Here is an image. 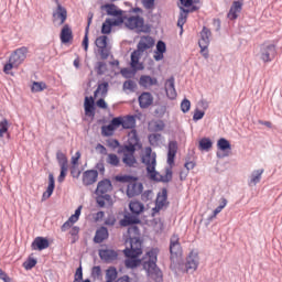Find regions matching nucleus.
<instances>
[{
  "mask_svg": "<svg viewBox=\"0 0 282 282\" xmlns=\"http://www.w3.org/2000/svg\"><path fill=\"white\" fill-rule=\"evenodd\" d=\"M123 253L127 258L124 261L126 268H130L131 270H133V268H138V265L142 263V260L140 259L142 254V241L138 238H131L130 248H126Z\"/></svg>",
  "mask_w": 282,
  "mask_h": 282,
  "instance_id": "obj_1",
  "label": "nucleus"
},
{
  "mask_svg": "<svg viewBox=\"0 0 282 282\" xmlns=\"http://www.w3.org/2000/svg\"><path fill=\"white\" fill-rule=\"evenodd\" d=\"M160 250L151 249L143 257V268L147 270L148 276L153 281H162V271L158 268V254Z\"/></svg>",
  "mask_w": 282,
  "mask_h": 282,
  "instance_id": "obj_2",
  "label": "nucleus"
},
{
  "mask_svg": "<svg viewBox=\"0 0 282 282\" xmlns=\"http://www.w3.org/2000/svg\"><path fill=\"white\" fill-rule=\"evenodd\" d=\"M116 182H120L121 184H128L126 189V195L128 197H138L144 189V186L138 180V176L121 174L115 177Z\"/></svg>",
  "mask_w": 282,
  "mask_h": 282,
  "instance_id": "obj_3",
  "label": "nucleus"
},
{
  "mask_svg": "<svg viewBox=\"0 0 282 282\" xmlns=\"http://www.w3.org/2000/svg\"><path fill=\"white\" fill-rule=\"evenodd\" d=\"M108 93H109V83L104 82L98 84L97 89L94 93V97H85V100H84L85 116H90V117L96 116V108L94 107L95 105L94 98H98V96H100L101 98H107Z\"/></svg>",
  "mask_w": 282,
  "mask_h": 282,
  "instance_id": "obj_4",
  "label": "nucleus"
},
{
  "mask_svg": "<svg viewBox=\"0 0 282 282\" xmlns=\"http://www.w3.org/2000/svg\"><path fill=\"white\" fill-rule=\"evenodd\" d=\"M137 12H142L140 8L133 9L132 12L124 14L121 17V21L128 30H138V32H142L144 29V18Z\"/></svg>",
  "mask_w": 282,
  "mask_h": 282,
  "instance_id": "obj_5",
  "label": "nucleus"
},
{
  "mask_svg": "<svg viewBox=\"0 0 282 282\" xmlns=\"http://www.w3.org/2000/svg\"><path fill=\"white\" fill-rule=\"evenodd\" d=\"M156 158L158 155L153 152L151 147L144 148L141 154V161L147 166L148 175L151 180L158 177V172L155 171Z\"/></svg>",
  "mask_w": 282,
  "mask_h": 282,
  "instance_id": "obj_6",
  "label": "nucleus"
},
{
  "mask_svg": "<svg viewBox=\"0 0 282 282\" xmlns=\"http://www.w3.org/2000/svg\"><path fill=\"white\" fill-rule=\"evenodd\" d=\"M184 253L182 249V243L180 242V235L173 234L170 238V259L175 263V261H180L182 259V254Z\"/></svg>",
  "mask_w": 282,
  "mask_h": 282,
  "instance_id": "obj_7",
  "label": "nucleus"
},
{
  "mask_svg": "<svg viewBox=\"0 0 282 282\" xmlns=\"http://www.w3.org/2000/svg\"><path fill=\"white\" fill-rule=\"evenodd\" d=\"M274 56H276V46L270 43H263L260 46V58L263 63H271L274 61Z\"/></svg>",
  "mask_w": 282,
  "mask_h": 282,
  "instance_id": "obj_8",
  "label": "nucleus"
},
{
  "mask_svg": "<svg viewBox=\"0 0 282 282\" xmlns=\"http://www.w3.org/2000/svg\"><path fill=\"white\" fill-rule=\"evenodd\" d=\"M180 1L182 7H180L181 12L177 20V26L181 28V34H182V32H184V25L188 19V13L191 12L184 8H191V6L195 3V1L194 0H180Z\"/></svg>",
  "mask_w": 282,
  "mask_h": 282,
  "instance_id": "obj_9",
  "label": "nucleus"
},
{
  "mask_svg": "<svg viewBox=\"0 0 282 282\" xmlns=\"http://www.w3.org/2000/svg\"><path fill=\"white\" fill-rule=\"evenodd\" d=\"M210 36H213V33L208 30V28L204 26L200 32L198 45L200 47V53L205 58H208V45H210Z\"/></svg>",
  "mask_w": 282,
  "mask_h": 282,
  "instance_id": "obj_10",
  "label": "nucleus"
},
{
  "mask_svg": "<svg viewBox=\"0 0 282 282\" xmlns=\"http://www.w3.org/2000/svg\"><path fill=\"white\" fill-rule=\"evenodd\" d=\"M56 9L53 11V23H57V25H64L65 21H67V9L61 6V2L56 0Z\"/></svg>",
  "mask_w": 282,
  "mask_h": 282,
  "instance_id": "obj_11",
  "label": "nucleus"
},
{
  "mask_svg": "<svg viewBox=\"0 0 282 282\" xmlns=\"http://www.w3.org/2000/svg\"><path fill=\"white\" fill-rule=\"evenodd\" d=\"M28 47L22 46L20 48H17L11 55L10 59L13 65H17L18 67L22 65V63L28 58Z\"/></svg>",
  "mask_w": 282,
  "mask_h": 282,
  "instance_id": "obj_12",
  "label": "nucleus"
},
{
  "mask_svg": "<svg viewBox=\"0 0 282 282\" xmlns=\"http://www.w3.org/2000/svg\"><path fill=\"white\" fill-rule=\"evenodd\" d=\"M99 257L101 261H105V263H112V261L118 259V251L107 246H102V248L99 249Z\"/></svg>",
  "mask_w": 282,
  "mask_h": 282,
  "instance_id": "obj_13",
  "label": "nucleus"
},
{
  "mask_svg": "<svg viewBox=\"0 0 282 282\" xmlns=\"http://www.w3.org/2000/svg\"><path fill=\"white\" fill-rule=\"evenodd\" d=\"M123 158L122 162L126 164V166H135L138 164V161L135 160V148L133 147H124L122 149Z\"/></svg>",
  "mask_w": 282,
  "mask_h": 282,
  "instance_id": "obj_14",
  "label": "nucleus"
},
{
  "mask_svg": "<svg viewBox=\"0 0 282 282\" xmlns=\"http://www.w3.org/2000/svg\"><path fill=\"white\" fill-rule=\"evenodd\" d=\"M185 268L187 272H195L199 268V253L191 251L186 259Z\"/></svg>",
  "mask_w": 282,
  "mask_h": 282,
  "instance_id": "obj_15",
  "label": "nucleus"
},
{
  "mask_svg": "<svg viewBox=\"0 0 282 282\" xmlns=\"http://www.w3.org/2000/svg\"><path fill=\"white\" fill-rule=\"evenodd\" d=\"M120 117L113 118L108 126L101 127V133L106 138L113 135L115 131L120 127Z\"/></svg>",
  "mask_w": 282,
  "mask_h": 282,
  "instance_id": "obj_16",
  "label": "nucleus"
},
{
  "mask_svg": "<svg viewBox=\"0 0 282 282\" xmlns=\"http://www.w3.org/2000/svg\"><path fill=\"white\" fill-rule=\"evenodd\" d=\"M83 212V205H79L78 208L75 210V214L72 215L68 220H66L62 227L61 230L62 232H66V230H69V228H72V226H74V224H76L78 221V219H80V213Z\"/></svg>",
  "mask_w": 282,
  "mask_h": 282,
  "instance_id": "obj_17",
  "label": "nucleus"
},
{
  "mask_svg": "<svg viewBox=\"0 0 282 282\" xmlns=\"http://www.w3.org/2000/svg\"><path fill=\"white\" fill-rule=\"evenodd\" d=\"M154 45H155V40H153V37L149 35L141 36L137 46V52H140L142 54L143 52H147V50H151Z\"/></svg>",
  "mask_w": 282,
  "mask_h": 282,
  "instance_id": "obj_18",
  "label": "nucleus"
},
{
  "mask_svg": "<svg viewBox=\"0 0 282 282\" xmlns=\"http://www.w3.org/2000/svg\"><path fill=\"white\" fill-rule=\"evenodd\" d=\"M142 53L140 51H134L131 53L130 67L133 72H142L144 69V64L140 62Z\"/></svg>",
  "mask_w": 282,
  "mask_h": 282,
  "instance_id": "obj_19",
  "label": "nucleus"
},
{
  "mask_svg": "<svg viewBox=\"0 0 282 282\" xmlns=\"http://www.w3.org/2000/svg\"><path fill=\"white\" fill-rule=\"evenodd\" d=\"M118 25H122V19H109L107 18L101 26V34H109L112 28H118Z\"/></svg>",
  "mask_w": 282,
  "mask_h": 282,
  "instance_id": "obj_20",
  "label": "nucleus"
},
{
  "mask_svg": "<svg viewBox=\"0 0 282 282\" xmlns=\"http://www.w3.org/2000/svg\"><path fill=\"white\" fill-rule=\"evenodd\" d=\"M98 182V171L88 170L83 173V184L84 186H91Z\"/></svg>",
  "mask_w": 282,
  "mask_h": 282,
  "instance_id": "obj_21",
  "label": "nucleus"
},
{
  "mask_svg": "<svg viewBox=\"0 0 282 282\" xmlns=\"http://www.w3.org/2000/svg\"><path fill=\"white\" fill-rule=\"evenodd\" d=\"M241 10H243V2L234 1L231 7H230V10L227 14V18L230 21H236V19H239V14H240Z\"/></svg>",
  "mask_w": 282,
  "mask_h": 282,
  "instance_id": "obj_22",
  "label": "nucleus"
},
{
  "mask_svg": "<svg viewBox=\"0 0 282 282\" xmlns=\"http://www.w3.org/2000/svg\"><path fill=\"white\" fill-rule=\"evenodd\" d=\"M102 10H106L108 17H115V19H122L124 11L118 9L113 3H107L101 7Z\"/></svg>",
  "mask_w": 282,
  "mask_h": 282,
  "instance_id": "obj_23",
  "label": "nucleus"
},
{
  "mask_svg": "<svg viewBox=\"0 0 282 282\" xmlns=\"http://www.w3.org/2000/svg\"><path fill=\"white\" fill-rule=\"evenodd\" d=\"M107 41H108L107 35H101L97 37L95 41L96 46L98 47V50H100L102 58H108L109 56V52H107Z\"/></svg>",
  "mask_w": 282,
  "mask_h": 282,
  "instance_id": "obj_24",
  "label": "nucleus"
},
{
  "mask_svg": "<svg viewBox=\"0 0 282 282\" xmlns=\"http://www.w3.org/2000/svg\"><path fill=\"white\" fill-rule=\"evenodd\" d=\"M111 191H113V185H111V181L104 180L98 183L96 194L107 195V193H111Z\"/></svg>",
  "mask_w": 282,
  "mask_h": 282,
  "instance_id": "obj_25",
  "label": "nucleus"
},
{
  "mask_svg": "<svg viewBox=\"0 0 282 282\" xmlns=\"http://www.w3.org/2000/svg\"><path fill=\"white\" fill-rule=\"evenodd\" d=\"M165 91L167 98L175 100L177 98V91L175 90V78L171 77L165 82Z\"/></svg>",
  "mask_w": 282,
  "mask_h": 282,
  "instance_id": "obj_26",
  "label": "nucleus"
},
{
  "mask_svg": "<svg viewBox=\"0 0 282 282\" xmlns=\"http://www.w3.org/2000/svg\"><path fill=\"white\" fill-rule=\"evenodd\" d=\"M32 250H47V248H50V240H47V238L44 237H36L32 245Z\"/></svg>",
  "mask_w": 282,
  "mask_h": 282,
  "instance_id": "obj_27",
  "label": "nucleus"
},
{
  "mask_svg": "<svg viewBox=\"0 0 282 282\" xmlns=\"http://www.w3.org/2000/svg\"><path fill=\"white\" fill-rule=\"evenodd\" d=\"M175 155H177V141H170L167 151V164L170 166L175 164Z\"/></svg>",
  "mask_w": 282,
  "mask_h": 282,
  "instance_id": "obj_28",
  "label": "nucleus"
},
{
  "mask_svg": "<svg viewBox=\"0 0 282 282\" xmlns=\"http://www.w3.org/2000/svg\"><path fill=\"white\" fill-rule=\"evenodd\" d=\"M139 105L141 109H148V107H151L153 105V95L151 93H143L139 97Z\"/></svg>",
  "mask_w": 282,
  "mask_h": 282,
  "instance_id": "obj_29",
  "label": "nucleus"
},
{
  "mask_svg": "<svg viewBox=\"0 0 282 282\" xmlns=\"http://www.w3.org/2000/svg\"><path fill=\"white\" fill-rule=\"evenodd\" d=\"M167 198H169V192L166 191V188H163L158 194L155 210H162V208L166 206Z\"/></svg>",
  "mask_w": 282,
  "mask_h": 282,
  "instance_id": "obj_30",
  "label": "nucleus"
},
{
  "mask_svg": "<svg viewBox=\"0 0 282 282\" xmlns=\"http://www.w3.org/2000/svg\"><path fill=\"white\" fill-rule=\"evenodd\" d=\"M120 127L123 129H135V117L134 116H126V117H120Z\"/></svg>",
  "mask_w": 282,
  "mask_h": 282,
  "instance_id": "obj_31",
  "label": "nucleus"
},
{
  "mask_svg": "<svg viewBox=\"0 0 282 282\" xmlns=\"http://www.w3.org/2000/svg\"><path fill=\"white\" fill-rule=\"evenodd\" d=\"M140 87H144L149 89V87H153V85H158V78L151 77L149 75H143L139 79Z\"/></svg>",
  "mask_w": 282,
  "mask_h": 282,
  "instance_id": "obj_32",
  "label": "nucleus"
},
{
  "mask_svg": "<svg viewBox=\"0 0 282 282\" xmlns=\"http://www.w3.org/2000/svg\"><path fill=\"white\" fill-rule=\"evenodd\" d=\"M56 187L55 181H54V174H48V186L46 191L43 193L42 199H50L52 197V194L54 193V188Z\"/></svg>",
  "mask_w": 282,
  "mask_h": 282,
  "instance_id": "obj_33",
  "label": "nucleus"
},
{
  "mask_svg": "<svg viewBox=\"0 0 282 282\" xmlns=\"http://www.w3.org/2000/svg\"><path fill=\"white\" fill-rule=\"evenodd\" d=\"M74 39V34L72 32V28L69 24H65L61 31V41L62 43H69Z\"/></svg>",
  "mask_w": 282,
  "mask_h": 282,
  "instance_id": "obj_34",
  "label": "nucleus"
},
{
  "mask_svg": "<svg viewBox=\"0 0 282 282\" xmlns=\"http://www.w3.org/2000/svg\"><path fill=\"white\" fill-rule=\"evenodd\" d=\"M105 239H109V230L106 227H100L97 229L96 235L94 237L95 243H102Z\"/></svg>",
  "mask_w": 282,
  "mask_h": 282,
  "instance_id": "obj_35",
  "label": "nucleus"
},
{
  "mask_svg": "<svg viewBox=\"0 0 282 282\" xmlns=\"http://www.w3.org/2000/svg\"><path fill=\"white\" fill-rule=\"evenodd\" d=\"M129 208L132 215H142L144 213V204L140 203V200H131Z\"/></svg>",
  "mask_w": 282,
  "mask_h": 282,
  "instance_id": "obj_36",
  "label": "nucleus"
},
{
  "mask_svg": "<svg viewBox=\"0 0 282 282\" xmlns=\"http://www.w3.org/2000/svg\"><path fill=\"white\" fill-rule=\"evenodd\" d=\"M264 171L265 170L263 169L253 171L249 180V186H257V184L261 182V176L263 175Z\"/></svg>",
  "mask_w": 282,
  "mask_h": 282,
  "instance_id": "obj_37",
  "label": "nucleus"
},
{
  "mask_svg": "<svg viewBox=\"0 0 282 282\" xmlns=\"http://www.w3.org/2000/svg\"><path fill=\"white\" fill-rule=\"evenodd\" d=\"M164 121L162 120H153L148 123L149 131H152L154 133H158V131H164Z\"/></svg>",
  "mask_w": 282,
  "mask_h": 282,
  "instance_id": "obj_38",
  "label": "nucleus"
},
{
  "mask_svg": "<svg viewBox=\"0 0 282 282\" xmlns=\"http://www.w3.org/2000/svg\"><path fill=\"white\" fill-rule=\"evenodd\" d=\"M138 142H140V139L138 138V131L135 129H132L128 133L129 145H126V147H132V149H135V147H138Z\"/></svg>",
  "mask_w": 282,
  "mask_h": 282,
  "instance_id": "obj_39",
  "label": "nucleus"
},
{
  "mask_svg": "<svg viewBox=\"0 0 282 282\" xmlns=\"http://www.w3.org/2000/svg\"><path fill=\"white\" fill-rule=\"evenodd\" d=\"M135 219L131 217H126L123 220H121V226H131L129 227V232H138V226L133 225L135 224Z\"/></svg>",
  "mask_w": 282,
  "mask_h": 282,
  "instance_id": "obj_40",
  "label": "nucleus"
},
{
  "mask_svg": "<svg viewBox=\"0 0 282 282\" xmlns=\"http://www.w3.org/2000/svg\"><path fill=\"white\" fill-rule=\"evenodd\" d=\"M217 147L219 149V151H223L224 153H226V151H231L232 147L230 145V141L226 140L225 138H221L218 140L217 142Z\"/></svg>",
  "mask_w": 282,
  "mask_h": 282,
  "instance_id": "obj_41",
  "label": "nucleus"
},
{
  "mask_svg": "<svg viewBox=\"0 0 282 282\" xmlns=\"http://www.w3.org/2000/svg\"><path fill=\"white\" fill-rule=\"evenodd\" d=\"M45 89H47V84H45L44 82H33L32 87H31V91L33 94H39L41 91H45Z\"/></svg>",
  "mask_w": 282,
  "mask_h": 282,
  "instance_id": "obj_42",
  "label": "nucleus"
},
{
  "mask_svg": "<svg viewBox=\"0 0 282 282\" xmlns=\"http://www.w3.org/2000/svg\"><path fill=\"white\" fill-rule=\"evenodd\" d=\"M198 147L200 151H210L213 149V141L209 138H203Z\"/></svg>",
  "mask_w": 282,
  "mask_h": 282,
  "instance_id": "obj_43",
  "label": "nucleus"
},
{
  "mask_svg": "<svg viewBox=\"0 0 282 282\" xmlns=\"http://www.w3.org/2000/svg\"><path fill=\"white\" fill-rule=\"evenodd\" d=\"M56 160L59 164V166H69L68 161H67V155L63 153V151L58 150L56 152Z\"/></svg>",
  "mask_w": 282,
  "mask_h": 282,
  "instance_id": "obj_44",
  "label": "nucleus"
},
{
  "mask_svg": "<svg viewBox=\"0 0 282 282\" xmlns=\"http://www.w3.org/2000/svg\"><path fill=\"white\" fill-rule=\"evenodd\" d=\"M107 164L110 166H120V158H118L115 153H110L106 159Z\"/></svg>",
  "mask_w": 282,
  "mask_h": 282,
  "instance_id": "obj_45",
  "label": "nucleus"
},
{
  "mask_svg": "<svg viewBox=\"0 0 282 282\" xmlns=\"http://www.w3.org/2000/svg\"><path fill=\"white\" fill-rule=\"evenodd\" d=\"M9 129H10V122L8 121V119H2L0 121V138H4Z\"/></svg>",
  "mask_w": 282,
  "mask_h": 282,
  "instance_id": "obj_46",
  "label": "nucleus"
},
{
  "mask_svg": "<svg viewBox=\"0 0 282 282\" xmlns=\"http://www.w3.org/2000/svg\"><path fill=\"white\" fill-rule=\"evenodd\" d=\"M162 141V134L160 133H153L149 135V142L152 147H158L160 142Z\"/></svg>",
  "mask_w": 282,
  "mask_h": 282,
  "instance_id": "obj_47",
  "label": "nucleus"
},
{
  "mask_svg": "<svg viewBox=\"0 0 282 282\" xmlns=\"http://www.w3.org/2000/svg\"><path fill=\"white\" fill-rule=\"evenodd\" d=\"M61 167V173L57 177V182H59V184H63V182H65V177H67V171L69 170V165H62Z\"/></svg>",
  "mask_w": 282,
  "mask_h": 282,
  "instance_id": "obj_48",
  "label": "nucleus"
},
{
  "mask_svg": "<svg viewBox=\"0 0 282 282\" xmlns=\"http://www.w3.org/2000/svg\"><path fill=\"white\" fill-rule=\"evenodd\" d=\"M226 206H228V199L223 198V205H219L213 213V215L209 217V219H215V217H217V215H219V213H221Z\"/></svg>",
  "mask_w": 282,
  "mask_h": 282,
  "instance_id": "obj_49",
  "label": "nucleus"
},
{
  "mask_svg": "<svg viewBox=\"0 0 282 282\" xmlns=\"http://www.w3.org/2000/svg\"><path fill=\"white\" fill-rule=\"evenodd\" d=\"M138 87V84L135 82L129 79L123 83V89L124 91H135V88Z\"/></svg>",
  "mask_w": 282,
  "mask_h": 282,
  "instance_id": "obj_50",
  "label": "nucleus"
},
{
  "mask_svg": "<svg viewBox=\"0 0 282 282\" xmlns=\"http://www.w3.org/2000/svg\"><path fill=\"white\" fill-rule=\"evenodd\" d=\"M36 263H37L36 259L29 258V259H26V261L23 262L22 265H23L24 270H32V268L36 267Z\"/></svg>",
  "mask_w": 282,
  "mask_h": 282,
  "instance_id": "obj_51",
  "label": "nucleus"
},
{
  "mask_svg": "<svg viewBox=\"0 0 282 282\" xmlns=\"http://www.w3.org/2000/svg\"><path fill=\"white\" fill-rule=\"evenodd\" d=\"M80 232V228L77 226L72 227L69 235L72 236V243H76L78 241V234Z\"/></svg>",
  "mask_w": 282,
  "mask_h": 282,
  "instance_id": "obj_52",
  "label": "nucleus"
},
{
  "mask_svg": "<svg viewBox=\"0 0 282 282\" xmlns=\"http://www.w3.org/2000/svg\"><path fill=\"white\" fill-rule=\"evenodd\" d=\"M19 66L17 64H13L12 59L9 57V62L3 66L4 74H10L12 69H17Z\"/></svg>",
  "mask_w": 282,
  "mask_h": 282,
  "instance_id": "obj_53",
  "label": "nucleus"
},
{
  "mask_svg": "<svg viewBox=\"0 0 282 282\" xmlns=\"http://www.w3.org/2000/svg\"><path fill=\"white\" fill-rule=\"evenodd\" d=\"M111 199L110 195H104L97 197V204L100 208H105L106 202H109Z\"/></svg>",
  "mask_w": 282,
  "mask_h": 282,
  "instance_id": "obj_54",
  "label": "nucleus"
},
{
  "mask_svg": "<svg viewBox=\"0 0 282 282\" xmlns=\"http://www.w3.org/2000/svg\"><path fill=\"white\" fill-rule=\"evenodd\" d=\"M96 72L98 76H102L107 72V64L105 62L97 63Z\"/></svg>",
  "mask_w": 282,
  "mask_h": 282,
  "instance_id": "obj_55",
  "label": "nucleus"
},
{
  "mask_svg": "<svg viewBox=\"0 0 282 282\" xmlns=\"http://www.w3.org/2000/svg\"><path fill=\"white\" fill-rule=\"evenodd\" d=\"M91 276L93 279H100L102 276V269L100 268V265L93 267Z\"/></svg>",
  "mask_w": 282,
  "mask_h": 282,
  "instance_id": "obj_56",
  "label": "nucleus"
},
{
  "mask_svg": "<svg viewBox=\"0 0 282 282\" xmlns=\"http://www.w3.org/2000/svg\"><path fill=\"white\" fill-rule=\"evenodd\" d=\"M181 110L183 111V113H188V111H191V100L184 99L181 102Z\"/></svg>",
  "mask_w": 282,
  "mask_h": 282,
  "instance_id": "obj_57",
  "label": "nucleus"
},
{
  "mask_svg": "<svg viewBox=\"0 0 282 282\" xmlns=\"http://www.w3.org/2000/svg\"><path fill=\"white\" fill-rule=\"evenodd\" d=\"M70 175L75 180H78L80 177V169H78V165H72Z\"/></svg>",
  "mask_w": 282,
  "mask_h": 282,
  "instance_id": "obj_58",
  "label": "nucleus"
},
{
  "mask_svg": "<svg viewBox=\"0 0 282 282\" xmlns=\"http://www.w3.org/2000/svg\"><path fill=\"white\" fill-rule=\"evenodd\" d=\"M80 161V151H77L74 156L70 159L72 166H78V162Z\"/></svg>",
  "mask_w": 282,
  "mask_h": 282,
  "instance_id": "obj_59",
  "label": "nucleus"
},
{
  "mask_svg": "<svg viewBox=\"0 0 282 282\" xmlns=\"http://www.w3.org/2000/svg\"><path fill=\"white\" fill-rule=\"evenodd\" d=\"M143 7L145 10H153L155 8V0H143Z\"/></svg>",
  "mask_w": 282,
  "mask_h": 282,
  "instance_id": "obj_60",
  "label": "nucleus"
},
{
  "mask_svg": "<svg viewBox=\"0 0 282 282\" xmlns=\"http://www.w3.org/2000/svg\"><path fill=\"white\" fill-rule=\"evenodd\" d=\"M74 282L83 281V267L77 268L74 276Z\"/></svg>",
  "mask_w": 282,
  "mask_h": 282,
  "instance_id": "obj_61",
  "label": "nucleus"
},
{
  "mask_svg": "<svg viewBox=\"0 0 282 282\" xmlns=\"http://www.w3.org/2000/svg\"><path fill=\"white\" fill-rule=\"evenodd\" d=\"M156 52L164 54L166 52V44L163 41H159L156 44Z\"/></svg>",
  "mask_w": 282,
  "mask_h": 282,
  "instance_id": "obj_62",
  "label": "nucleus"
},
{
  "mask_svg": "<svg viewBox=\"0 0 282 282\" xmlns=\"http://www.w3.org/2000/svg\"><path fill=\"white\" fill-rule=\"evenodd\" d=\"M0 279L3 282H12L10 276H8V273H6L2 269H0Z\"/></svg>",
  "mask_w": 282,
  "mask_h": 282,
  "instance_id": "obj_63",
  "label": "nucleus"
},
{
  "mask_svg": "<svg viewBox=\"0 0 282 282\" xmlns=\"http://www.w3.org/2000/svg\"><path fill=\"white\" fill-rule=\"evenodd\" d=\"M96 106L99 108V109H107V101H105L104 98H100L99 100L96 101Z\"/></svg>",
  "mask_w": 282,
  "mask_h": 282,
  "instance_id": "obj_64",
  "label": "nucleus"
}]
</instances>
